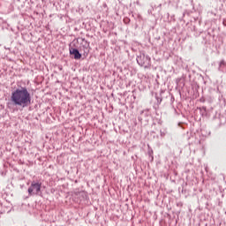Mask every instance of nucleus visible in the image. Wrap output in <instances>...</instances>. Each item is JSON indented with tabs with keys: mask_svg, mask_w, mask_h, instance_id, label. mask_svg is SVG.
Instances as JSON below:
<instances>
[{
	"mask_svg": "<svg viewBox=\"0 0 226 226\" xmlns=\"http://www.w3.org/2000/svg\"><path fill=\"white\" fill-rule=\"evenodd\" d=\"M200 102L201 103H204V102H206V100L204 99V97H201V98L200 99Z\"/></svg>",
	"mask_w": 226,
	"mask_h": 226,
	"instance_id": "nucleus-9",
	"label": "nucleus"
},
{
	"mask_svg": "<svg viewBox=\"0 0 226 226\" xmlns=\"http://www.w3.org/2000/svg\"><path fill=\"white\" fill-rule=\"evenodd\" d=\"M149 119H151V115H147V119H146L147 123L149 121Z\"/></svg>",
	"mask_w": 226,
	"mask_h": 226,
	"instance_id": "nucleus-8",
	"label": "nucleus"
},
{
	"mask_svg": "<svg viewBox=\"0 0 226 226\" xmlns=\"http://www.w3.org/2000/svg\"><path fill=\"white\" fill-rule=\"evenodd\" d=\"M226 70V62L225 60H221L219 63L218 72H222V73H225Z\"/></svg>",
	"mask_w": 226,
	"mask_h": 226,
	"instance_id": "nucleus-6",
	"label": "nucleus"
},
{
	"mask_svg": "<svg viewBox=\"0 0 226 226\" xmlns=\"http://www.w3.org/2000/svg\"><path fill=\"white\" fill-rule=\"evenodd\" d=\"M147 154L153 160V149L148 150Z\"/></svg>",
	"mask_w": 226,
	"mask_h": 226,
	"instance_id": "nucleus-7",
	"label": "nucleus"
},
{
	"mask_svg": "<svg viewBox=\"0 0 226 226\" xmlns=\"http://www.w3.org/2000/svg\"><path fill=\"white\" fill-rule=\"evenodd\" d=\"M11 102L17 107H29L31 105V94L26 87L17 88L11 93Z\"/></svg>",
	"mask_w": 226,
	"mask_h": 226,
	"instance_id": "nucleus-1",
	"label": "nucleus"
},
{
	"mask_svg": "<svg viewBox=\"0 0 226 226\" xmlns=\"http://www.w3.org/2000/svg\"><path fill=\"white\" fill-rule=\"evenodd\" d=\"M79 50L84 52V56H88L89 52L91 51V46L89 42L86 39H81Z\"/></svg>",
	"mask_w": 226,
	"mask_h": 226,
	"instance_id": "nucleus-3",
	"label": "nucleus"
},
{
	"mask_svg": "<svg viewBox=\"0 0 226 226\" xmlns=\"http://www.w3.org/2000/svg\"><path fill=\"white\" fill-rule=\"evenodd\" d=\"M200 110H204V112H206V106L200 108Z\"/></svg>",
	"mask_w": 226,
	"mask_h": 226,
	"instance_id": "nucleus-10",
	"label": "nucleus"
},
{
	"mask_svg": "<svg viewBox=\"0 0 226 226\" xmlns=\"http://www.w3.org/2000/svg\"><path fill=\"white\" fill-rule=\"evenodd\" d=\"M163 93H165V91L161 90L160 94H155L154 97L156 100V105H160L162 103V102L163 101V97H162V94H163Z\"/></svg>",
	"mask_w": 226,
	"mask_h": 226,
	"instance_id": "nucleus-5",
	"label": "nucleus"
},
{
	"mask_svg": "<svg viewBox=\"0 0 226 226\" xmlns=\"http://www.w3.org/2000/svg\"><path fill=\"white\" fill-rule=\"evenodd\" d=\"M70 54L74 56V59H80V57H82V55L80 54V52H79V49H70Z\"/></svg>",
	"mask_w": 226,
	"mask_h": 226,
	"instance_id": "nucleus-4",
	"label": "nucleus"
},
{
	"mask_svg": "<svg viewBox=\"0 0 226 226\" xmlns=\"http://www.w3.org/2000/svg\"><path fill=\"white\" fill-rule=\"evenodd\" d=\"M160 132H161V137H165V132H164L160 131Z\"/></svg>",
	"mask_w": 226,
	"mask_h": 226,
	"instance_id": "nucleus-11",
	"label": "nucleus"
},
{
	"mask_svg": "<svg viewBox=\"0 0 226 226\" xmlns=\"http://www.w3.org/2000/svg\"><path fill=\"white\" fill-rule=\"evenodd\" d=\"M41 192V184L38 182H32L30 187L28 188L29 195H40Z\"/></svg>",
	"mask_w": 226,
	"mask_h": 226,
	"instance_id": "nucleus-2",
	"label": "nucleus"
}]
</instances>
